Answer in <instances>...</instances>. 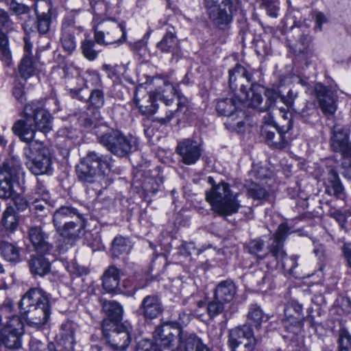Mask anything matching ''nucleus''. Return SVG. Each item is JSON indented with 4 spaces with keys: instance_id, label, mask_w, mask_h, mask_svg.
I'll return each instance as SVG.
<instances>
[{
    "instance_id": "obj_1",
    "label": "nucleus",
    "mask_w": 351,
    "mask_h": 351,
    "mask_svg": "<svg viewBox=\"0 0 351 351\" xmlns=\"http://www.w3.org/2000/svg\"><path fill=\"white\" fill-rule=\"evenodd\" d=\"M23 119L18 120L12 126L13 132L23 141L28 143L24 149L27 159L26 165L34 175L48 173L51 169V160L48 149L43 143L33 141L37 130L43 133L52 128V117L45 108L43 101H33L25 105Z\"/></svg>"
},
{
    "instance_id": "obj_2",
    "label": "nucleus",
    "mask_w": 351,
    "mask_h": 351,
    "mask_svg": "<svg viewBox=\"0 0 351 351\" xmlns=\"http://www.w3.org/2000/svg\"><path fill=\"white\" fill-rule=\"evenodd\" d=\"M20 309L29 326L40 328L51 315L49 295L40 288L30 289L21 298Z\"/></svg>"
},
{
    "instance_id": "obj_3",
    "label": "nucleus",
    "mask_w": 351,
    "mask_h": 351,
    "mask_svg": "<svg viewBox=\"0 0 351 351\" xmlns=\"http://www.w3.org/2000/svg\"><path fill=\"white\" fill-rule=\"evenodd\" d=\"M283 254L279 255L276 254L274 251L269 252V254H266L265 257H271L274 259L275 262L269 265L267 263L263 262L258 263L256 268L252 271L250 274V279L252 282L256 284V286L260 290L267 291L274 288V276L272 271L276 267L279 263L281 264L282 268L284 271L290 275L294 276V269L298 265V256L293 255L290 257L287 256L285 251L282 249Z\"/></svg>"
},
{
    "instance_id": "obj_4",
    "label": "nucleus",
    "mask_w": 351,
    "mask_h": 351,
    "mask_svg": "<svg viewBox=\"0 0 351 351\" xmlns=\"http://www.w3.org/2000/svg\"><path fill=\"white\" fill-rule=\"evenodd\" d=\"M211 189L206 192V201L212 210L221 216L231 215L237 213L241 204L237 199L238 193H233L230 185L224 182L214 184L213 178H208Z\"/></svg>"
},
{
    "instance_id": "obj_5",
    "label": "nucleus",
    "mask_w": 351,
    "mask_h": 351,
    "mask_svg": "<svg viewBox=\"0 0 351 351\" xmlns=\"http://www.w3.org/2000/svg\"><path fill=\"white\" fill-rule=\"evenodd\" d=\"M252 81V75L240 64H237L232 70L229 71L230 88L232 90H235L240 85V90L244 96L242 98L243 104L248 107L258 108L261 110V107H263L261 105L263 88L252 84L250 90L247 91L245 90V82L250 84Z\"/></svg>"
},
{
    "instance_id": "obj_6",
    "label": "nucleus",
    "mask_w": 351,
    "mask_h": 351,
    "mask_svg": "<svg viewBox=\"0 0 351 351\" xmlns=\"http://www.w3.org/2000/svg\"><path fill=\"white\" fill-rule=\"evenodd\" d=\"M110 170V158L95 151L89 152L76 166L77 178L84 182H93L108 175Z\"/></svg>"
},
{
    "instance_id": "obj_7",
    "label": "nucleus",
    "mask_w": 351,
    "mask_h": 351,
    "mask_svg": "<svg viewBox=\"0 0 351 351\" xmlns=\"http://www.w3.org/2000/svg\"><path fill=\"white\" fill-rule=\"evenodd\" d=\"M100 144L114 155L124 157L136 149V141L119 130H111L99 136Z\"/></svg>"
},
{
    "instance_id": "obj_8",
    "label": "nucleus",
    "mask_w": 351,
    "mask_h": 351,
    "mask_svg": "<svg viewBox=\"0 0 351 351\" xmlns=\"http://www.w3.org/2000/svg\"><path fill=\"white\" fill-rule=\"evenodd\" d=\"M101 327L104 336L113 349L123 350L128 347L131 340L132 330L129 324L104 319Z\"/></svg>"
},
{
    "instance_id": "obj_9",
    "label": "nucleus",
    "mask_w": 351,
    "mask_h": 351,
    "mask_svg": "<svg viewBox=\"0 0 351 351\" xmlns=\"http://www.w3.org/2000/svg\"><path fill=\"white\" fill-rule=\"evenodd\" d=\"M204 4L209 18L217 25L230 23L239 8L238 0H204Z\"/></svg>"
},
{
    "instance_id": "obj_10",
    "label": "nucleus",
    "mask_w": 351,
    "mask_h": 351,
    "mask_svg": "<svg viewBox=\"0 0 351 351\" xmlns=\"http://www.w3.org/2000/svg\"><path fill=\"white\" fill-rule=\"evenodd\" d=\"M21 169V164L16 158H11L3 162L0 169V198L7 199L13 197V182Z\"/></svg>"
},
{
    "instance_id": "obj_11",
    "label": "nucleus",
    "mask_w": 351,
    "mask_h": 351,
    "mask_svg": "<svg viewBox=\"0 0 351 351\" xmlns=\"http://www.w3.org/2000/svg\"><path fill=\"white\" fill-rule=\"evenodd\" d=\"M239 104L240 103L232 97L219 99L216 104L217 112L228 117L224 123L226 128L239 133L242 132L244 129V122L239 116V114L241 113L239 110Z\"/></svg>"
},
{
    "instance_id": "obj_12",
    "label": "nucleus",
    "mask_w": 351,
    "mask_h": 351,
    "mask_svg": "<svg viewBox=\"0 0 351 351\" xmlns=\"http://www.w3.org/2000/svg\"><path fill=\"white\" fill-rule=\"evenodd\" d=\"M126 36L125 26L114 20L104 23V29L95 30L94 37L97 43L103 45L122 44Z\"/></svg>"
},
{
    "instance_id": "obj_13",
    "label": "nucleus",
    "mask_w": 351,
    "mask_h": 351,
    "mask_svg": "<svg viewBox=\"0 0 351 351\" xmlns=\"http://www.w3.org/2000/svg\"><path fill=\"white\" fill-rule=\"evenodd\" d=\"M229 343L232 351H252L255 340L250 326L243 325L231 330Z\"/></svg>"
},
{
    "instance_id": "obj_14",
    "label": "nucleus",
    "mask_w": 351,
    "mask_h": 351,
    "mask_svg": "<svg viewBox=\"0 0 351 351\" xmlns=\"http://www.w3.org/2000/svg\"><path fill=\"white\" fill-rule=\"evenodd\" d=\"M289 119L286 125L280 128L267 125L263 128L262 134L265 137L267 144L271 147L282 149L288 145V141L285 134L291 128Z\"/></svg>"
},
{
    "instance_id": "obj_15",
    "label": "nucleus",
    "mask_w": 351,
    "mask_h": 351,
    "mask_svg": "<svg viewBox=\"0 0 351 351\" xmlns=\"http://www.w3.org/2000/svg\"><path fill=\"white\" fill-rule=\"evenodd\" d=\"M181 161L186 165L195 164L200 158L202 149L200 145L191 138H185L178 143L176 147Z\"/></svg>"
},
{
    "instance_id": "obj_16",
    "label": "nucleus",
    "mask_w": 351,
    "mask_h": 351,
    "mask_svg": "<svg viewBox=\"0 0 351 351\" xmlns=\"http://www.w3.org/2000/svg\"><path fill=\"white\" fill-rule=\"evenodd\" d=\"M186 332L176 327L173 322H167L157 327L154 335L162 346L168 347L172 344L176 337H178V343H180L182 333Z\"/></svg>"
},
{
    "instance_id": "obj_17",
    "label": "nucleus",
    "mask_w": 351,
    "mask_h": 351,
    "mask_svg": "<svg viewBox=\"0 0 351 351\" xmlns=\"http://www.w3.org/2000/svg\"><path fill=\"white\" fill-rule=\"evenodd\" d=\"M82 27L77 26L71 20L65 21L62 23L60 42L64 50L69 54L73 53L76 49L75 34L82 32Z\"/></svg>"
},
{
    "instance_id": "obj_18",
    "label": "nucleus",
    "mask_w": 351,
    "mask_h": 351,
    "mask_svg": "<svg viewBox=\"0 0 351 351\" xmlns=\"http://www.w3.org/2000/svg\"><path fill=\"white\" fill-rule=\"evenodd\" d=\"M86 227V220L82 215H77L73 220L65 222L56 229L57 232L63 238L74 241L80 237Z\"/></svg>"
},
{
    "instance_id": "obj_19",
    "label": "nucleus",
    "mask_w": 351,
    "mask_h": 351,
    "mask_svg": "<svg viewBox=\"0 0 351 351\" xmlns=\"http://www.w3.org/2000/svg\"><path fill=\"white\" fill-rule=\"evenodd\" d=\"M319 106L326 115H332L337 110V104L332 93L323 84H316L314 88Z\"/></svg>"
},
{
    "instance_id": "obj_20",
    "label": "nucleus",
    "mask_w": 351,
    "mask_h": 351,
    "mask_svg": "<svg viewBox=\"0 0 351 351\" xmlns=\"http://www.w3.org/2000/svg\"><path fill=\"white\" fill-rule=\"evenodd\" d=\"M139 89H136L134 101L142 114L152 115L154 114L158 108L156 104V94L155 93H145L144 94Z\"/></svg>"
},
{
    "instance_id": "obj_21",
    "label": "nucleus",
    "mask_w": 351,
    "mask_h": 351,
    "mask_svg": "<svg viewBox=\"0 0 351 351\" xmlns=\"http://www.w3.org/2000/svg\"><path fill=\"white\" fill-rule=\"evenodd\" d=\"M302 310V306L296 303H291L286 306L285 308L286 319L284 320V324L287 330L295 333L301 328Z\"/></svg>"
},
{
    "instance_id": "obj_22",
    "label": "nucleus",
    "mask_w": 351,
    "mask_h": 351,
    "mask_svg": "<svg viewBox=\"0 0 351 351\" xmlns=\"http://www.w3.org/2000/svg\"><path fill=\"white\" fill-rule=\"evenodd\" d=\"M173 351H210L208 347L195 333H182L180 343Z\"/></svg>"
},
{
    "instance_id": "obj_23",
    "label": "nucleus",
    "mask_w": 351,
    "mask_h": 351,
    "mask_svg": "<svg viewBox=\"0 0 351 351\" xmlns=\"http://www.w3.org/2000/svg\"><path fill=\"white\" fill-rule=\"evenodd\" d=\"M78 87L71 88V93L73 97L77 98L79 100H84L86 97L81 95V92L84 87L99 88L101 86V80L98 73H87L85 76H77L76 78Z\"/></svg>"
},
{
    "instance_id": "obj_24",
    "label": "nucleus",
    "mask_w": 351,
    "mask_h": 351,
    "mask_svg": "<svg viewBox=\"0 0 351 351\" xmlns=\"http://www.w3.org/2000/svg\"><path fill=\"white\" fill-rule=\"evenodd\" d=\"M139 311L146 319H153L161 314L162 305L158 296L147 295L143 298Z\"/></svg>"
},
{
    "instance_id": "obj_25",
    "label": "nucleus",
    "mask_w": 351,
    "mask_h": 351,
    "mask_svg": "<svg viewBox=\"0 0 351 351\" xmlns=\"http://www.w3.org/2000/svg\"><path fill=\"white\" fill-rule=\"evenodd\" d=\"M325 192L337 198L342 199L345 196L344 188L340 181L337 173L330 169L327 175L325 182Z\"/></svg>"
},
{
    "instance_id": "obj_26",
    "label": "nucleus",
    "mask_w": 351,
    "mask_h": 351,
    "mask_svg": "<svg viewBox=\"0 0 351 351\" xmlns=\"http://www.w3.org/2000/svg\"><path fill=\"white\" fill-rule=\"evenodd\" d=\"M29 239L37 252L46 253L51 250V245L47 241V237L40 227L36 226L29 228Z\"/></svg>"
},
{
    "instance_id": "obj_27",
    "label": "nucleus",
    "mask_w": 351,
    "mask_h": 351,
    "mask_svg": "<svg viewBox=\"0 0 351 351\" xmlns=\"http://www.w3.org/2000/svg\"><path fill=\"white\" fill-rule=\"evenodd\" d=\"M80 215L75 208L71 206H62L60 207L53 215V223L56 230L62 226L65 222H69L70 219H74Z\"/></svg>"
},
{
    "instance_id": "obj_28",
    "label": "nucleus",
    "mask_w": 351,
    "mask_h": 351,
    "mask_svg": "<svg viewBox=\"0 0 351 351\" xmlns=\"http://www.w3.org/2000/svg\"><path fill=\"white\" fill-rule=\"evenodd\" d=\"M237 292L235 285L231 280H224L218 284L215 288V297L218 301L225 303L231 302Z\"/></svg>"
},
{
    "instance_id": "obj_29",
    "label": "nucleus",
    "mask_w": 351,
    "mask_h": 351,
    "mask_svg": "<svg viewBox=\"0 0 351 351\" xmlns=\"http://www.w3.org/2000/svg\"><path fill=\"white\" fill-rule=\"evenodd\" d=\"M348 137L346 133L339 125L333 128V135L331 138V147L335 152H341L344 156L350 146L348 144Z\"/></svg>"
},
{
    "instance_id": "obj_30",
    "label": "nucleus",
    "mask_w": 351,
    "mask_h": 351,
    "mask_svg": "<svg viewBox=\"0 0 351 351\" xmlns=\"http://www.w3.org/2000/svg\"><path fill=\"white\" fill-rule=\"evenodd\" d=\"M289 234H290V228L288 225L285 223L280 224L274 234L272 243L268 246V252L274 251L277 254H283V242Z\"/></svg>"
},
{
    "instance_id": "obj_31",
    "label": "nucleus",
    "mask_w": 351,
    "mask_h": 351,
    "mask_svg": "<svg viewBox=\"0 0 351 351\" xmlns=\"http://www.w3.org/2000/svg\"><path fill=\"white\" fill-rule=\"evenodd\" d=\"M120 270L114 266L109 267L103 276V287L108 293L116 291L119 288Z\"/></svg>"
},
{
    "instance_id": "obj_32",
    "label": "nucleus",
    "mask_w": 351,
    "mask_h": 351,
    "mask_svg": "<svg viewBox=\"0 0 351 351\" xmlns=\"http://www.w3.org/2000/svg\"><path fill=\"white\" fill-rule=\"evenodd\" d=\"M30 271L34 275L44 276L50 271V263L43 256L33 255L29 261Z\"/></svg>"
},
{
    "instance_id": "obj_33",
    "label": "nucleus",
    "mask_w": 351,
    "mask_h": 351,
    "mask_svg": "<svg viewBox=\"0 0 351 351\" xmlns=\"http://www.w3.org/2000/svg\"><path fill=\"white\" fill-rule=\"evenodd\" d=\"M297 97L298 93L291 89L287 92L286 95H281L280 104H284L285 106H278V108L283 119H288L289 113L291 114L292 112H298V110L293 106L294 101Z\"/></svg>"
},
{
    "instance_id": "obj_34",
    "label": "nucleus",
    "mask_w": 351,
    "mask_h": 351,
    "mask_svg": "<svg viewBox=\"0 0 351 351\" xmlns=\"http://www.w3.org/2000/svg\"><path fill=\"white\" fill-rule=\"evenodd\" d=\"M247 321L249 324L258 328L263 322L269 319L267 315L263 313L261 306L256 304H252L247 313Z\"/></svg>"
},
{
    "instance_id": "obj_35",
    "label": "nucleus",
    "mask_w": 351,
    "mask_h": 351,
    "mask_svg": "<svg viewBox=\"0 0 351 351\" xmlns=\"http://www.w3.org/2000/svg\"><path fill=\"white\" fill-rule=\"evenodd\" d=\"M157 47L162 52L174 54L179 48L176 36L171 31L166 32L162 40L157 44Z\"/></svg>"
},
{
    "instance_id": "obj_36",
    "label": "nucleus",
    "mask_w": 351,
    "mask_h": 351,
    "mask_svg": "<svg viewBox=\"0 0 351 351\" xmlns=\"http://www.w3.org/2000/svg\"><path fill=\"white\" fill-rule=\"evenodd\" d=\"M0 251L2 257L10 263H19L21 261L20 250L12 243L2 242L0 245Z\"/></svg>"
},
{
    "instance_id": "obj_37",
    "label": "nucleus",
    "mask_w": 351,
    "mask_h": 351,
    "mask_svg": "<svg viewBox=\"0 0 351 351\" xmlns=\"http://www.w3.org/2000/svg\"><path fill=\"white\" fill-rule=\"evenodd\" d=\"M103 309L108 315V318L106 319H110L114 322H119V320L122 317V307L115 301H108L104 302Z\"/></svg>"
},
{
    "instance_id": "obj_38",
    "label": "nucleus",
    "mask_w": 351,
    "mask_h": 351,
    "mask_svg": "<svg viewBox=\"0 0 351 351\" xmlns=\"http://www.w3.org/2000/svg\"><path fill=\"white\" fill-rule=\"evenodd\" d=\"M18 222L15 209L12 206L8 207L3 213L2 226L7 230H13L16 228Z\"/></svg>"
},
{
    "instance_id": "obj_39",
    "label": "nucleus",
    "mask_w": 351,
    "mask_h": 351,
    "mask_svg": "<svg viewBox=\"0 0 351 351\" xmlns=\"http://www.w3.org/2000/svg\"><path fill=\"white\" fill-rule=\"evenodd\" d=\"M35 69L36 67L32 56L23 55L19 65V71L21 76L24 79H27L34 74Z\"/></svg>"
},
{
    "instance_id": "obj_40",
    "label": "nucleus",
    "mask_w": 351,
    "mask_h": 351,
    "mask_svg": "<svg viewBox=\"0 0 351 351\" xmlns=\"http://www.w3.org/2000/svg\"><path fill=\"white\" fill-rule=\"evenodd\" d=\"M130 250L128 239L123 237H116L112 244V254L114 256H119L123 254H128Z\"/></svg>"
},
{
    "instance_id": "obj_41",
    "label": "nucleus",
    "mask_w": 351,
    "mask_h": 351,
    "mask_svg": "<svg viewBox=\"0 0 351 351\" xmlns=\"http://www.w3.org/2000/svg\"><path fill=\"white\" fill-rule=\"evenodd\" d=\"M0 53L1 60L7 65L12 63V53L8 45V39L5 33L0 29Z\"/></svg>"
},
{
    "instance_id": "obj_42",
    "label": "nucleus",
    "mask_w": 351,
    "mask_h": 351,
    "mask_svg": "<svg viewBox=\"0 0 351 351\" xmlns=\"http://www.w3.org/2000/svg\"><path fill=\"white\" fill-rule=\"evenodd\" d=\"M95 47V43L90 39H85L82 43V54L89 61L95 60L99 53V50L97 49Z\"/></svg>"
},
{
    "instance_id": "obj_43",
    "label": "nucleus",
    "mask_w": 351,
    "mask_h": 351,
    "mask_svg": "<svg viewBox=\"0 0 351 351\" xmlns=\"http://www.w3.org/2000/svg\"><path fill=\"white\" fill-rule=\"evenodd\" d=\"M32 199L39 200L41 199L45 204H47L50 199V193L47 189L45 183L37 180L36 185L32 192Z\"/></svg>"
},
{
    "instance_id": "obj_44",
    "label": "nucleus",
    "mask_w": 351,
    "mask_h": 351,
    "mask_svg": "<svg viewBox=\"0 0 351 351\" xmlns=\"http://www.w3.org/2000/svg\"><path fill=\"white\" fill-rule=\"evenodd\" d=\"M171 95H178L180 93V91L178 88L177 84H174L173 82L165 81L164 82V89L162 90L161 93H156V97L163 99L166 105H169L172 103L171 99H167L169 96V94Z\"/></svg>"
},
{
    "instance_id": "obj_45",
    "label": "nucleus",
    "mask_w": 351,
    "mask_h": 351,
    "mask_svg": "<svg viewBox=\"0 0 351 351\" xmlns=\"http://www.w3.org/2000/svg\"><path fill=\"white\" fill-rule=\"evenodd\" d=\"M104 94L101 89L94 88L91 90L88 99L90 106L95 108H100L104 106Z\"/></svg>"
},
{
    "instance_id": "obj_46",
    "label": "nucleus",
    "mask_w": 351,
    "mask_h": 351,
    "mask_svg": "<svg viewBox=\"0 0 351 351\" xmlns=\"http://www.w3.org/2000/svg\"><path fill=\"white\" fill-rule=\"evenodd\" d=\"M267 101V103L261 107V111H265L272 106H280V97L278 93L274 90H267L265 93Z\"/></svg>"
},
{
    "instance_id": "obj_47",
    "label": "nucleus",
    "mask_w": 351,
    "mask_h": 351,
    "mask_svg": "<svg viewBox=\"0 0 351 351\" xmlns=\"http://www.w3.org/2000/svg\"><path fill=\"white\" fill-rule=\"evenodd\" d=\"M248 195L256 199H263L268 196L267 191L256 183H251L247 188Z\"/></svg>"
},
{
    "instance_id": "obj_48",
    "label": "nucleus",
    "mask_w": 351,
    "mask_h": 351,
    "mask_svg": "<svg viewBox=\"0 0 351 351\" xmlns=\"http://www.w3.org/2000/svg\"><path fill=\"white\" fill-rule=\"evenodd\" d=\"M0 315L5 317L10 321L13 317H16L14 313V304L10 299H5L0 306Z\"/></svg>"
},
{
    "instance_id": "obj_49",
    "label": "nucleus",
    "mask_w": 351,
    "mask_h": 351,
    "mask_svg": "<svg viewBox=\"0 0 351 351\" xmlns=\"http://www.w3.org/2000/svg\"><path fill=\"white\" fill-rule=\"evenodd\" d=\"M339 351H351V335L348 331L341 330L339 337Z\"/></svg>"
},
{
    "instance_id": "obj_50",
    "label": "nucleus",
    "mask_w": 351,
    "mask_h": 351,
    "mask_svg": "<svg viewBox=\"0 0 351 351\" xmlns=\"http://www.w3.org/2000/svg\"><path fill=\"white\" fill-rule=\"evenodd\" d=\"M224 303L222 301L215 300L210 302L207 306V311L210 317H215L221 313L224 310Z\"/></svg>"
},
{
    "instance_id": "obj_51",
    "label": "nucleus",
    "mask_w": 351,
    "mask_h": 351,
    "mask_svg": "<svg viewBox=\"0 0 351 351\" xmlns=\"http://www.w3.org/2000/svg\"><path fill=\"white\" fill-rule=\"evenodd\" d=\"M0 25L7 32H11L14 29V24L10 19L8 13L4 10L0 11Z\"/></svg>"
},
{
    "instance_id": "obj_52",
    "label": "nucleus",
    "mask_w": 351,
    "mask_h": 351,
    "mask_svg": "<svg viewBox=\"0 0 351 351\" xmlns=\"http://www.w3.org/2000/svg\"><path fill=\"white\" fill-rule=\"evenodd\" d=\"M265 246L264 242L261 239H254L248 243V251L252 254L257 255L262 252Z\"/></svg>"
},
{
    "instance_id": "obj_53",
    "label": "nucleus",
    "mask_w": 351,
    "mask_h": 351,
    "mask_svg": "<svg viewBox=\"0 0 351 351\" xmlns=\"http://www.w3.org/2000/svg\"><path fill=\"white\" fill-rule=\"evenodd\" d=\"M137 351H161V350L152 341L143 340L138 343Z\"/></svg>"
},
{
    "instance_id": "obj_54",
    "label": "nucleus",
    "mask_w": 351,
    "mask_h": 351,
    "mask_svg": "<svg viewBox=\"0 0 351 351\" xmlns=\"http://www.w3.org/2000/svg\"><path fill=\"white\" fill-rule=\"evenodd\" d=\"M11 11L17 15H21L28 12L29 8L24 4L19 3L14 1H12L9 3Z\"/></svg>"
},
{
    "instance_id": "obj_55",
    "label": "nucleus",
    "mask_w": 351,
    "mask_h": 351,
    "mask_svg": "<svg viewBox=\"0 0 351 351\" xmlns=\"http://www.w3.org/2000/svg\"><path fill=\"white\" fill-rule=\"evenodd\" d=\"M191 319V315L190 314L182 312L179 313L178 319L173 322L175 326L181 330V328L186 326Z\"/></svg>"
},
{
    "instance_id": "obj_56",
    "label": "nucleus",
    "mask_w": 351,
    "mask_h": 351,
    "mask_svg": "<svg viewBox=\"0 0 351 351\" xmlns=\"http://www.w3.org/2000/svg\"><path fill=\"white\" fill-rule=\"evenodd\" d=\"M13 95L18 101L23 102L25 100L23 86L22 85L15 86L13 88Z\"/></svg>"
},
{
    "instance_id": "obj_57",
    "label": "nucleus",
    "mask_w": 351,
    "mask_h": 351,
    "mask_svg": "<svg viewBox=\"0 0 351 351\" xmlns=\"http://www.w3.org/2000/svg\"><path fill=\"white\" fill-rule=\"evenodd\" d=\"M16 206L20 210H24L27 206V202L25 199L20 195L12 197Z\"/></svg>"
},
{
    "instance_id": "obj_58",
    "label": "nucleus",
    "mask_w": 351,
    "mask_h": 351,
    "mask_svg": "<svg viewBox=\"0 0 351 351\" xmlns=\"http://www.w3.org/2000/svg\"><path fill=\"white\" fill-rule=\"evenodd\" d=\"M279 3L278 2V0L274 2L273 4H271L269 8L266 9L267 14L273 18H277L278 17V12L279 10Z\"/></svg>"
},
{
    "instance_id": "obj_59",
    "label": "nucleus",
    "mask_w": 351,
    "mask_h": 351,
    "mask_svg": "<svg viewBox=\"0 0 351 351\" xmlns=\"http://www.w3.org/2000/svg\"><path fill=\"white\" fill-rule=\"evenodd\" d=\"M315 19L319 30L322 29V25L328 22V19L322 12H318L316 14Z\"/></svg>"
},
{
    "instance_id": "obj_60",
    "label": "nucleus",
    "mask_w": 351,
    "mask_h": 351,
    "mask_svg": "<svg viewBox=\"0 0 351 351\" xmlns=\"http://www.w3.org/2000/svg\"><path fill=\"white\" fill-rule=\"evenodd\" d=\"M343 254L347 258L349 265L351 267V243H347L343 245Z\"/></svg>"
},
{
    "instance_id": "obj_61",
    "label": "nucleus",
    "mask_w": 351,
    "mask_h": 351,
    "mask_svg": "<svg viewBox=\"0 0 351 351\" xmlns=\"http://www.w3.org/2000/svg\"><path fill=\"white\" fill-rule=\"evenodd\" d=\"M186 251L189 254H199V251L195 246L194 243H187L184 245Z\"/></svg>"
},
{
    "instance_id": "obj_62",
    "label": "nucleus",
    "mask_w": 351,
    "mask_h": 351,
    "mask_svg": "<svg viewBox=\"0 0 351 351\" xmlns=\"http://www.w3.org/2000/svg\"><path fill=\"white\" fill-rule=\"evenodd\" d=\"M67 328L68 330H69V333H66V332H62L61 334L62 337L65 338L66 340H71V341H73V331L71 330V326L70 324H64V325H62V330L64 331V328Z\"/></svg>"
},
{
    "instance_id": "obj_63",
    "label": "nucleus",
    "mask_w": 351,
    "mask_h": 351,
    "mask_svg": "<svg viewBox=\"0 0 351 351\" xmlns=\"http://www.w3.org/2000/svg\"><path fill=\"white\" fill-rule=\"evenodd\" d=\"M314 112V108H311L307 105L305 106V108L302 109L301 111L299 112L300 116L306 119L308 118L311 114H313Z\"/></svg>"
},
{
    "instance_id": "obj_64",
    "label": "nucleus",
    "mask_w": 351,
    "mask_h": 351,
    "mask_svg": "<svg viewBox=\"0 0 351 351\" xmlns=\"http://www.w3.org/2000/svg\"><path fill=\"white\" fill-rule=\"evenodd\" d=\"M332 217L340 223L346 222V217L340 211H335L332 213Z\"/></svg>"
}]
</instances>
